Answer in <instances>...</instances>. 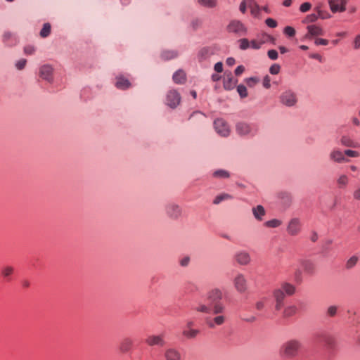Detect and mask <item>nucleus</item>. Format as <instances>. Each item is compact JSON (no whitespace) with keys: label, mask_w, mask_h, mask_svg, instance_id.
<instances>
[{"label":"nucleus","mask_w":360,"mask_h":360,"mask_svg":"<svg viewBox=\"0 0 360 360\" xmlns=\"http://www.w3.org/2000/svg\"><path fill=\"white\" fill-rule=\"evenodd\" d=\"M226 30L229 33H233L238 36H244L248 33V28L239 20H232L226 26Z\"/></svg>","instance_id":"7ed1b4c3"},{"label":"nucleus","mask_w":360,"mask_h":360,"mask_svg":"<svg viewBox=\"0 0 360 360\" xmlns=\"http://www.w3.org/2000/svg\"><path fill=\"white\" fill-rule=\"evenodd\" d=\"M302 224L298 218L292 219L287 227L288 233L291 236L297 235L301 231Z\"/></svg>","instance_id":"9d476101"},{"label":"nucleus","mask_w":360,"mask_h":360,"mask_svg":"<svg viewBox=\"0 0 360 360\" xmlns=\"http://www.w3.org/2000/svg\"><path fill=\"white\" fill-rule=\"evenodd\" d=\"M254 4V0H243L240 6L239 10L242 13H245L246 12L247 6L251 7V5Z\"/></svg>","instance_id":"473e14b6"},{"label":"nucleus","mask_w":360,"mask_h":360,"mask_svg":"<svg viewBox=\"0 0 360 360\" xmlns=\"http://www.w3.org/2000/svg\"><path fill=\"white\" fill-rule=\"evenodd\" d=\"M177 56V53L174 51H164L161 53V57L164 60H170Z\"/></svg>","instance_id":"2f4dec72"},{"label":"nucleus","mask_w":360,"mask_h":360,"mask_svg":"<svg viewBox=\"0 0 360 360\" xmlns=\"http://www.w3.org/2000/svg\"><path fill=\"white\" fill-rule=\"evenodd\" d=\"M337 182L340 188H345L347 186L349 183V178L345 174L340 175L338 179Z\"/></svg>","instance_id":"c9c22d12"},{"label":"nucleus","mask_w":360,"mask_h":360,"mask_svg":"<svg viewBox=\"0 0 360 360\" xmlns=\"http://www.w3.org/2000/svg\"><path fill=\"white\" fill-rule=\"evenodd\" d=\"M131 84L129 81L122 76L117 77V82L115 86L117 88L120 89H126L130 86Z\"/></svg>","instance_id":"393cba45"},{"label":"nucleus","mask_w":360,"mask_h":360,"mask_svg":"<svg viewBox=\"0 0 360 360\" xmlns=\"http://www.w3.org/2000/svg\"><path fill=\"white\" fill-rule=\"evenodd\" d=\"M231 198V197L230 195L224 193V194L217 195L214 198L213 203L217 205V204L220 203L222 200H226V199H229Z\"/></svg>","instance_id":"09e8293b"},{"label":"nucleus","mask_w":360,"mask_h":360,"mask_svg":"<svg viewBox=\"0 0 360 360\" xmlns=\"http://www.w3.org/2000/svg\"><path fill=\"white\" fill-rule=\"evenodd\" d=\"M353 49L355 50L360 49V34H357L353 41L352 43Z\"/></svg>","instance_id":"4d7b16f0"},{"label":"nucleus","mask_w":360,"mask_h":360,"mask_svg":"<svg viewBox=\"0 0 360 360\" xmlns=\"http://www.w3.org/2000/svg\"><path fill=\"white\" fill-rule=\"evenodd\" d=\"M237 83V80L233 77L231 72H226L224 78V87L225 89H233Z\"/></svg>","instance_id":"2eb2a0df"},{"label":"nucleus","mask_w":360,"mask_h":360,"mask_svg":"<svg viewBox=\"0 0 360 360\" xmlns=\"http://www.w3.org/2000/svg\"><path fill=\"white\" fill-rule=\"evenodd\" d=\"M14 269L11 266H6L2 268L1 269V275L4 278H8L13 273Z\"/></svg>","instance_id":"58836bf2"},{"label":"nucleus","mask_w":360,"mask_h":360,"mask_svg":"<svg viewBox=\"0 0 360 360\" xmlns=\"http://www.w3.org/2000/svg\"><path fill=\"white\" fill-rule=\"evenodd\" d=\"M281 70V66L278 64H273L270 68L269 72L272 75H278Z\"/></svg>","instance_id":"864d4df0"},{"label":"nucleus","mask_w":360,"mask_h":360,"mask_svg":"<svg viewBox=\"0 0 360 360\" xmlns=\"http://www.w3.org/2000/svg\"><path fill=\"white\" fill-rule=\"evenodd\" d=\"M198 3L205 7L214 8L217 4V0H198Z\"/></svg>","instance_id":"72a5a7b5"},{"label":"nucleus","mask_w":360,"mask_h":360,"mask_svg":"<svg viewBox=\"0 0 360 360\" xmlns=\"http://www.w3.org/2000/svg\"><path fill=\"white\" fill-rule=\"evenodd\" d=\"M25 53L27 55H32L34 53L35 49L32 45H28L24 49Z\"/></svg>","instance_id":"0e129e2a"},{"label":"nucleus","mask_w":360,"mask_h":360,"mask_svg":"<svg viewBox=\"0 0 360 360\" xmlns=\"http://www.w3.org/2000/svg\"><path fill=\"white\" fill-rule=\"evenodd\" d=\"M224 311H225V307L222 303H221L219 302H214V304L212 308V314H213L220 315V314H222Z\"/></svg>","instance_id":"c756f323"},{"label":"nucleus","mask_w":360,"mask_h":360,"mask_svg":"<svg viewBox=\"0 0 360 360\" xmlns=\"http://www.w3.org/2000/svg\"><path fill=\"white\" fill-rule=\"evenodd\" d=\"M302 270V269L299 268L296 269L294 273L293 279L297 284H300L303 281Z\"/></svg>","instance_id":"4c0bfd02"},{"label":"nucleus","mask_w":360,"mask_h":360,"mask_svg":"<svg viewBox=\"0 0 360 360\" xmlns=\"http://www.w3.org/2000/svg\"><path fill=\"white\" fill-rule=\"evenodd\" d=\"M3 37H4V41L7 43L9 41L10 39H15V34L11 32H6L4 34Z\"/></svg>","instance_id":"13d9d810"},{"label":"nucleus","mask_w":360,"mask_h":360,"mask_svg":"<svg viewBox=\"0 0 360 360\" xmlns=\"http://www.w3.org/2000/svg\"><path fill=\"white\" fill-rule=\"evenodd\" d=\"M213 176L217 178H229V174L226 170L219 169L214 172Z\"/></svg>","instance_id":"c03bdc74"},{"label":"nucleus","mask_w":360,"mask_h":360,"mask_svg":"<svg viewBox=\"0 0 360 360\" xmlns=\"http://www.w3.org/2000/svg\"><path fill=\"white\" fill-rule=\"evenodd\" d=\"M302 349V343L297 340H290L284 342L281 349V354L286 358L296 356Z\"/></svg>","instance_id":"f03ea898"},{"label":"nucleus","mask_w":360,"mask_h":360,"mask_svg":"<svg viewBox=\"0 0 360 360\" xmlns=\"http://www.w3.org/2000/svg\"><path fill=\"white\" fill-rule=\"evenodd\" d=\"M281 224V221L278 219H271V220H269V221H267L265 222V225L266 226L271 227V228L278 227Z\"/></svg>","instance_id":"de8ad7c7"},{"label":"nucleus","mask_w":360,"mask_h":360,"mask_svg":"<svg viewBox=\"0 0 360 360\" xmlns=\"http://www.w3.org/2000/svg\"><path fill=\"white\" fill-rule=\"evenodd\" d=\"M280 101L285 105L291 107L297 103V97L292 91H285L280 96Z\"/></svg>","instance_id":"0eeeda50"},{"label":"nucleus","mask_w":360,"mask_h":360,"mask_svg":"<svg viewBox=\"0 0 360 360\" xmlns=\"http://www.w3.org/2000/svg\"><path fill=\"white\" fill-rule=\"evenodd\" d=\"M307 34H306V38H311L312 37H317L323 35L324 32L321 27L316 25H308L307 27Z\"/></svg>","instance_id":"ddd939ff"},{"label":"nucleus","mask_w":360,"mask_h":360,"mask_svg":"<svg viewBox=\"0 0 360 360\" xmlns=\"http://www.w3.org/2000/svg\"><path fill=\"white\" fill-rule=\"evenodd\" d=\"M258 81L259 79L255 77H250L247 79L246 82L249 86H253L258 82Z\"/></svg>","instance_id":"774afa93"},{"label":"nucleus","mask_w":360,"mask_h":360,"mask_svg":"<svg viewBox=\"0 0 360 360\" xmlns=\"http://www.w3.org/2000/svg\"><path fill=\"white\" fill-rule=\"evenodd\" d=\"M329 43L328 39H322V38H317L314 41V44L316 46L322 45V46H326Z\"/></svg>","instance_id":"bf43d9fd"},{"label":"nucleus","mask_w":360,"mask_h":360,"mask_svg":"<svg viewBox=\"0 0 360 360\" xmlns=\"http://www.w3.org/2000/svg\"><path fill=\"white\" fill-rule=\"evenodd\" d=\"M222 298V292L218 288L211 290L207 292V299L212 303L218 302Z\"/></svg>","instance_id":"dca6fc26"},{"label":"nucleus","mask_w":360,"mask_h":360,"mask_svg":"<svg viewBox=\"0 0 360 360\" xmlns=\"http://www.w3.org/2000/svg\"><path fill=\"white\" fill-rule=\"evenodd\" d=\"M52 72L53 68L51 66L48 65H43L40 68V76L44 79L50 80L51 78Z\"/></svg>","instance_id":"4be33fe9"},{"label":"nucleus","mask_w":360,"mask_h":360,"mask_svg":"<svg viewBox=\"0 0 360 360\" xmlns=\"http://www.w3.org/2000/svg\"><path fill=\"white\" fill-rule=\"evenodd\" d=\"M234 259L238 264L245 266L250 262V256L246 251H239L234 255Z\"/></svg>","instance_id":"9b49d317"},{"label":"nucleus","mask_w":360,"mask_h":360,"mask_svg":"<svg viewBox=\"0 0 360 360\" xmlns=\"http://www.w3.org/2000/svg\"><path fill=\"white\" fill-rule=\"evenodd\" d=\"M297 311V308L295 305H289L287 306L283 310V316L284 317H290L296 314Z\"/></svg>","instance_id":"cd10ccee"},{"label":"nucleus","mask_w":360,"mask_h":360,"mask_svg":"<svg viewBox=\"0 0 360 360\" xmlns=\"http://www.w3.org/2000/svg\"><path fill=\"white\" fill-rule=\"evenodd\" d=\"M278 198L280 199V203L285 207H288L291 203V195L287 192L280 193L278 194Z\"/></svg>","instance_id":"b1692460"},{"label":"nucleus","mask_w":360,"mask_h":360,"mask_svg":"<svg viewBox=\"0 0 360 360\" xmlns=\"http://www.w3.org/2000/svg\"><path fill=\"white\" fill-rule=\"evenodd\" d=\"M226 321V317L223 314L216 315L214 317L207 316L205 319V324L211 329L224 325Z\"/></svg>","instance_id":"39448f33"},{"label":"nucleus","mask_w":360,"mask_h":360,"mask_svg":"<svg viewBox=\"0 0 360 360\" xmlns=\"http://www.w3.org/2000/svg\"><path fill=\"white\" fill-rule=\"evenodd\" d=\"M338 307L336 306L332 305L327 309L326 314L330 317H333L336 315Z\"/></svg>","instance_id":"8fccbe9b"},{"label":"nucleus","mask_w":360,"mask_h":360,"mask_svg":"<svg viewBox=\"0 0 360 360\" xmlns=\"http://www.w3.org/2000/svg\"><path fill=\"white\" fill-rule=\"evenodd\" d=\"M166 360H181V356L179 352L174 348L168 349L165 352Z\"/></svg>","instance_id":"6ab92c4d"},{"label":"nucleus","mask_w":360,"mask_h":360,"mask_svg":"<svg viewBox=\"0 0 360 360\" xmlns=\"http://www.w3.org/2000/svg\"><path fill=\"white\" fill-rule=\"evenodd\" d=\"M186 74L181 70H179L173 75V80L176 84H183L186 81Z\"/></svg>","instance_id":"a878e982"},{"label":"nucleus","mask_w":360,"mask_h":360,"mask_svg":"<svg viewBox=\"0 0 360 360\" xmlns=\"http://www.w3.org/2000/svg\"><path fill=\"white\" fill-rule=\"evenodd\" d=\"M330 158L332 160L339 163L349 161V160L345 157V153H343L339 150H333L330 154Z\"/></svg>","instance_id":"a211bd4d"},{"label":"nucleus","mask_w":360,"mask_h":360,"mask_svg":"<svg viewBox=\"0 0 360 360\" xmlns=\"http://www.w3.org/2000/svg\"><path fill=\"white\" fill-rule=\"evenodd\" d=\"M269 302V299L266 297H264L256 302L255 307L259 311L264 310Z\"/></svg>","instance_id":"7c9ffc66"},{"label":"nucleus","mask_w":360,"mask_h":360,"mask_svg":"<svg viewBox=\"0 0 360 360\" xmlns=\"http://www.w3.org/2000/svg\"><path fill=\"white\" fill-rule=\"evenodd\" d=\"M213 54L212 50L209 47L202 48L198 53L200 60H205Z\"/></svg>","instance_id":"c85d7f7f"},{"label":"nucleus","mask_w":360,"mask_h":360,"mask_svg":"<svg viewBox=\"0 0 360 360\" xmlns=\"http://www.w3.org/2000/svg\"><path fill=\"white\" fill-rule=\"evenodd\" d=\"M345 155L352 158H356L359 156V152L349 149L345 150Z\"/></svg>","instance_id":"052dcab7"},{"label":"nucleus","mask_w":360,"mask_h":360,"mask_svg":"<svg viewBox=\"0 0 360 360\" xmlns=\"http://www.w3.org/2000/svg\"><path fill=\"white\" fill-rule=\"evenodd\" d=\"M214 125L216 131L221 136H227L230 133V129L228 124L221 118L214 120Z\"/></svg>","instance_id":"6e6552de"},{"label":"nucleus","mask_w":360,"mask_h":360,"mask_svg":"<svg viewBox=\"0 0 360 360\" xmlns=\"http://www.w3.org/2000/svg\"><path fill=\"white\" fill-rule=\"evenodd\" d=\"M265 43V40H256L253 39L250 41V47L253 49H259L262 47V45Z\"/></svg>","instance_id":"ea45409f"},{"label":"nucleus","mask_w":360,"mask_h":360,"mask_svg":"<svg viewBox=\"0 0 360 360\" xmlns=\"http://www.w3.org/2000/svg\"><path fill=\"white\" fill-rule=\"evenodd\" d=\"M359 260V257L357 256H352L350 258H349L346 262V267L347 269H351L352 267H354L357 262Z\"/></svg>","instance_id":"a19ab883"},{"label":"nucleus","mask_w":360,"mask_h":360,"mask_svg":"<svg viewBox=\"0 0 360 360\" xmlns=\"http://www.w3.org/2000/svg\"><path fill=\"white\" fill-rule=\"evenodd\" d=\"M233 285L237 292L245 293L248 290V281L242 274H238L233 280Z\"/></svg>","instance_id":"20e7f679"},{"label":"nucleus","mask_w":360,"mask_h":360,"mask_svg":"<svg viewBox=\"0 0 360 360\" xmlns=\"http://www.w3.org/2000/svg\"><path fill=\"white\" fill-rule=\"evenodd\" d=\"M349 0H328L330 11L333 13H342L346 11Z\"/></svg>","instance_id":"423d86ee"},{"label":"nucleus","mask_w":360,"mask_h":360,"mask_svg":"<svg viewBox=\"0 0 360 360\" xmlns=\"http://www.w3.org/2000/svg\"><path fill=\"white\" fill-rule=\"evenodd\" d=\"M51 25L48 22L44 23L42 29L40 31V36L43 38L48 37L51 33Z\"/></svg>","instance_id":"f704fd0d"},{"label":"nucleus","mask_w":360,"mask_h":360,"mask_svg":"<svg viewBox=\"0 0 360 360\" xmlns=\"http://www.w3.org/2000/svg\"><path fill=\"white\" fill-rule=\"evenodd\" d=\"M317 19H318V16L316 15V14L313 13V14L308 15L306 17L305 22H315Z\"/></svg>","instance_id":"69168bd1"},{"label":"nucleus","mask_w":360,"mask_h":360,"mask_svg":"<svg viewBox=\"0 0 360 360\" xmlns=\"http://www.w3.org/2000/svg\"><path fill=\"white\" fill-rule=\"evenodd\" d=\"M167 214L172 218H177L181 214V209L178 205H169L167 207Z\"/></svg>","instance_id":"412c9836"},{"label":"nucleus","mask_w":360,"mask_h":360,"mask_svg":"<svg viewBox=\"0 0 360 360\" xmlns=\"http://www.w3.org/2000/svg\"><path fill=\"white\" fill-rule=\"evenodd\" d=\"M252 212L254 217L259 221H262L263 217L265 214L264 208L262 205H257V207H254L252 209Z\"/></svg>","instance_id":"bb28decb"},{"label":"nucleus","mask_w":360,"mask_h":360,"mask_svg":"<svg viewBox=\"0 0 360 360\" xmlns=\"http://www.w3.org/2000/svg\"><path fill=\"white\" fill-rule=\"evenodd\" d=\"M181 101L180 94L176 90L168 91L166 97V103L172 108H176Z\"/></svg>","instance_id":"1a4fd4ad"},{"label":"nucleus","mask_w":360,"mask_h":360,"mask_svg":"<svg viewBox=\"0 0 360 360\" xmlns=\"http://www.w3.org/2000/svg\"><path fill=\"white\" fill-rule=\"evenodd\" d=\"M146 343L149 346L158 345L162 347L165 345L164 335H150L146 339Z\"/></svg>","instance_id":"f8f14e48"},{"label":"nucleus","mask_w":360,"mask_h":360,"mask_svg":"<svg viewBox=\"0 0 360 360\" xmlns=\"http://www.w3.org/2000/svg\"><path fill=\"white\" fill-rule=\"evenodd\" d=\"M250 8L251 14L255 17L258 16L260 11V8L259 5L254 1V4L251 5V7H249Z\"/></svg>","instance_id":"49530a36"},{"label":"nucleus","mask_w":360,"mask_h":360,"mask_svg":"<svg viewBox=\"0 0 360 360\" xmlns=\"http://www.w3.org/2000/svg\"><path fill=\"white\" fill-rule=\"evenodd\" d=\"M200 333L197 328H183L182 335L186 339H195Z\"/></svg>","instance_id":"aec40b11"},{"label":"nucleus","mask_w":360,"mask_h":360,"mask_svg":"<svg viewBox=\"0 0 360 360\" xmlns=\"http://www.w3.org/2000/svg\"><path fill=\"white\" fill-rule=\"evenodd\" d=\"M311 8V4L309 2H304L300 5V11L302 13H306L308 11H309Z\"/></svg>","instance_id":"5fc2aeb1"},{"label":"nucleus","mask_w":360,"mask_h":360,"mask_svg":"<svg viewBox=\"0 0 360 360\" xmlns=\"http://www.w3.org/2000/svg\"><path fill=\"white\" fill-rule=\"evenodd\" d=\"M299 266L301 269L308 274H313L315 271V265L310 260L302 259L299 262Z\"/></svg>","instance_id":"4468645a"},{"label":"nucleus","mask_w":360,"mask_h":360,"mask_svg":"<svg viewBox=\"0 0 360 360\" xmlns=\"http://www.w3.org/2000/svg\"><path fill=\"white\" fill-rule=\"evenodd\" d=\"M237 91L241 98H245L248 96L247 88L243 84L237 86Z\"/></svg>","instance_id":"a18cd8bd"},{"label":"nucleus","mask_w":360,"mask_h":360,"mask_svg":"<svg viewBox=\"0 0 360 360\" xmlns=\"http://www.w3.org/2000/svg\"><path fill=\"white\" fill-rule=\"evenodd\" d=\"M263 86L266 89H269L271 87V79L269 76L266 75L262 82Z\"/></svg>","instance_id":"e2e57ef3"},{"label":"nucleus","mask_w":360,"mask_h":360,"mask_svg":"<svg viewBox=\"0 0 360 360\" xmlns=\"http://www.w3.org/2000/svg\"><path fill=\"white\" fill-rule=\"evenodd\" d=\"M238 43L241 50H246L250 47V41L246 38L239 39Z\"/></svg>","instance_id":"79ce46f5"},{"label":"nucleus","mask_w":360,"mask_h":360,"mask_svg":"<svg viewBox=\"0 0 360 360\" xmlns=\"http://www.w3.org/2000/svg\"><path fill=\"white\" fill-rule=\"evenodd\" d=\"M341 143L342 145H344L345 146H348V147H354L355 146L354 145V142L349 138H347L345 136H343L341 139Z\"/></svg>","instance_id":"603ef678"},{"label":"nucleus","mask_w":360,"mask_h":360,"mask_svg":"<svg viewBox=\"0 0 360 360\" xmlns=\"http://www.w3.org/2000/svg\"><path fill=\"white\" fill-rule=\"evenodd\" d=\"M295 291V286L288 282H283L278 288H275L272 292V295L275 301L276 310L280 311L284 305L285 297L293 295Z\"/></svg>","instance_id":"f257e3e1"},{"label":"nucleus","mask_w":360,"mask_h":360,"mask_svg":"<svg viewBox=\"0 0 360 360\" xmlns=\"http://www.w3.org/2000/svg\"><path fill=\"white\" fill-rule=\"evenodd\" d=\"M265 23L268 27L271 28H275L277 27L278 25L277 22L274 19L271 18L266 19Z\"/></svg>","instance_id":"6e6d98bb"},{"label":"nucleus","mask_w":360,"mask_h":360,"mask_svg":"<svg viewBox=\"0 0 360 360\" xmlns=\"http://www.w3.org/2000/svg\"><path fill=\"white\" fill-rule=\"evenodd\" d=\"M193 309L195 311L205 314L210 313V308L205 304H199L198 305L195 306Z\"/></svg>","instance_id":"e433bc0d"},{"label":"nucleus","mask_w":360,"mask_h":360,"mask_svg":"<svg viewBox=\"0 0 360 360\" xmlns=\"http://www.w3.org/2000/svg\"><path fill=\"white\" fill-rule=\"evenodd\" d=\"M133 345V341L129 338H124L120 344V350L122 352H128Z\"/></svg>","instance_id":"5701e85b"},{"label":"nucleus","mask_w":360,"mask_h":360,"mask_svg":"<svg viewBox=\"0 0 360 360\" xmlns=\"http://www.w3.org/2000/svg\"><path fill=\"white\" fill-rule=\"evenodd\" d=\"M267 55H268L269 58L271 60H276L278 56V52L274 49L268 51Z\"/></svg>","instance_id":"680f3d73"},{"label":"nucleus","mask_w":360,"mask_h":360,"mask_svg":"<svg viewBox=\"0 0 360 360\" xmlns=\"http://www.w3.org/2000/svg\"><path fill=\"white\" fill-rule=\"evenodd\" d=\"M26 62L25 59H20L16 63L15 66L18 70H22L26 65Z\"/></svg>","instance_id":"338daca9"},{"label":"nucleus","mask_w":360,"mask_h":360,"mask_svg":"<svg viewBox=\"0 0 360 360\" xmlns=\"http://www.w3.org/2000/svg\"><path fill=\"white\" fill-rule=\"evenodd\" d=\"M315 11L317 12L316 15L318 16V18L327 19L330 17L327 12L322 11L320 6L316 7Z\"/></svg>","instance_id":"37998d69"},{"label":"nucleus","mask_w":360,"mask_h":360,"mask_svg":"<svg viewBox=\"0 0 360 360\" xmlns=\"http://www.w3.org/2000/svg\"><path fill=\"white\" fill-rule=\"evenodd\" d=\"M283 32L285 35L292 37L295 34V30L291 26H286L284 28Z\"/></svg>","instance_id":"3c124183"},{"label":"nucleus","mask_w":360,"mask_h":360,"mask_svg":"<svg viewBox=\"0 0 360 360\" xmlns=\"http://www.w3.org/2000/svg\"><path fill=\"white\" fill-rule=\"evenodd\" d=\"M237 133L240 135H248L252 133V131H255L251 126L245 122H239L236 124Z\"/></svg>","instance_id":"f3484780"}]
</instances>
